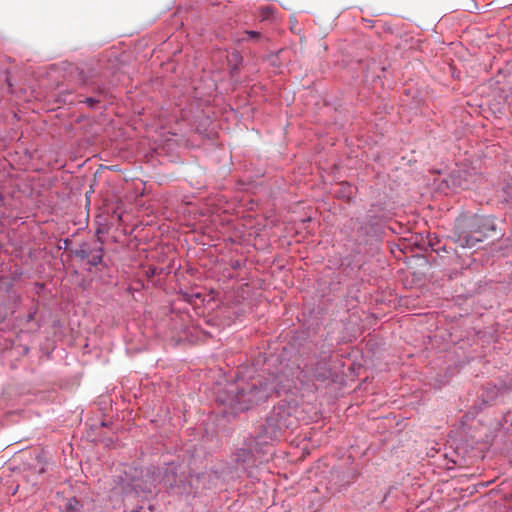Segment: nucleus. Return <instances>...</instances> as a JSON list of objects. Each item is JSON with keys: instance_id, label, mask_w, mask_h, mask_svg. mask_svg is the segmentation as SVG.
Instances as JSON below:
<instances>
[{"instance_id": "nucleus-6", "label": "nucleus", "mask_w": 512, "mask_h": 512, "mask_svg": "<svg viewBox=\"0 0 512 512\" xmlns=\"http://www.w3.org/2000/svg\"><path fill=\"white\" fill-rule=\"evenodd\" d=\"M102 251L103 250L101 247L91 250L90 257H88V262L93 266L100 264L103 258Z\"/></svg>"}, {"instance_id": "nucleus-8", "label": "nucleus", "mask_w": 512, "mask_h": 512, "mask_svg": "<svg viewBox=\"0 0 512 512\" xmlns=\"http://www.w3.org/2000/svg\"><path fill=\"white\" fill-rule=\"evenodd\" d=\"M90 251L89 249L82 248L79 251H77V256L81 257L82 259H88L90 257Z\"/></svg>"}, {"instance_id": "nucleus-11", "label": "nucleus", "mask_w": 512, "mask_h": 512, "mask_svg": "<svg viewBox=\"0 0 512 512\" xmlns=\"http://www.w3.org/2000/svg\"><path fill=\"white\" fill-rule=\"evenodd\" d=\"M288 426H289V424H288V423H286V421H285V420L280 419V420L278 421L277 427H278L279 429H282L283 427H286V428H287Z\"/></svg>"}, {"instance_id": "nucleus-7", "label": "nucleus", "mask_w": 512, "mask_h": 512, "mask_svg": "<svg viewBox=\"0 0 512 512\" xmlns=\"http://www.w3.org/2000/svg\"><path fill=\"white\" fill-rule=\"evenodd\" d=\"M245 34L253 41H258L261 38V34L257 31H246Z\"/></svg>"}, {"instance_id": "nucleus-3", "label": "nucleus", "mask_w": 512, "mask_h": 512, "mask_svg": "<svg viewBox=\"0 0 512 512\" xmlns=\"http://www.w3.org/2000/svg\"><path fill=\"white\" fill-rule=\"evenodd\" d=\"M162 477L163 473L154 468L138 470L130 467L129 471H125L121 485L127 494L134 492L138 496L146 497L155 492L160 483H163Z\"/></svg>"}, {"instance_id": "nucleus-10", "label": "nucleus", "mask_w": 512, "mask_h": 512, "mask_svg": "<svg viewBox=\"0 0 512 512\" xmlns=\"http://www.w3.org/2000/svg\"><path fill=\"white\" fill-rule=\"evenodd\" d=\"M342 187L344 189L348 190L347 195H345V196H346L347 199H350L351 195H352V187L349 184H344V185H342Z\"/></svg>"}, {"instance_id": "nucleus-13", "label": "nucleus", "mask_w": 512, "mask_h": 512, "mask_svg": "<svg viewBox=\"0 0 512 512\" xmlns=\"http://www.w3.org/2000/svg\"><path fill=\"white\" fill-rule=\"evenodd\" d=\"M131 512H143V511H142V508H141V507H139V508H137V509H133V510H131Z\"/></svg>"}, {"instance_id": "nucleus-9", "label": "nucleus", "mask_w": 512, "mask_h": 512, "mask_svg": "<svg viewBox=\"0 0 512 512\" xmlns=\"http://www.w3.org/2000/svg\"><path fill=\"white\" fill-rule=\"evenodd\" d=\"M77 504H78V502L75 499L70 500L69 503L67 504V510L74 511L75 505H77Z\"/></svg>"}, {"instance_id": "nucleus-4", "label": "nucleus", "mask_w": 512, "mask_h": 512, "mask_svg": "<svg viewBox=\"0 0 512 512\" xmlns=\"http://www.w3.org/2000/svg\"><path fill=\"white\" fill-rule=\"evenodd\" d=\"M166 491L171 496H187L191 493V484L184 474L178 475L173 469L167 468L162 477Z\"/></svg>"}, {"instance_id": "nucleus-2", "label": "nucleus", "mask_w": 512, "mask_h": 512, "mask_svg": "<svg viewBox=\"0 0 512 512\" xmlns=\"http://www.w3.org/2000/svg\"><path fill=\"white\" fill-rule=\"evenodd\" d=\"M496 231L494 220L489 217H472L458 221L454 232V242L462 248H473L482 242L490 232Z\"/></svg>"}, {"instance_id": "nucleus-12", "label": "nucleus", "mask_w": 512, "mask_h": 512, "mask_svg": "<svg viewBox=\"0 0 512 512\" xmlns=\"http://www.w3.org/2000/svg\"><path fill=\"white\" fill-rule=\"evenodd\" d=\"M97 101L93 98H87L86 103H88L90 106H93Z\"/></svg>"}, {"instance_id": "nucleus-5", "label": "nucleus", "mask_w": 512, "mask_h": 512, "mask_svg": "<svg viewBox=\"0 0 512 512\" xmlns=\"http://www.w3.org/2000/svg\"><path fill=\"white\" fill-rule=\"evenodd\" d=\"M312 377L318 381H325L330 377V370L325 363H318L312 370Z\"/></svg>"}, {"instance_id": "nucleus-1", "label": "nucleus", "mask_w": 512, "mask_h": 512, "mask_svg": "<svg viewBox=\"0 0 512 512\" xmlns=\"http://www.w3.org/2000/svg\"><path fill=\"white\" fill-rule=\"evenodd\" d=\"M273 387L255 379L251 383L231 385L229 389L219 394L218 400L225 405L231 413H239L248 410L253 405L266 400Z\"/></svg>"}]
</instances>
